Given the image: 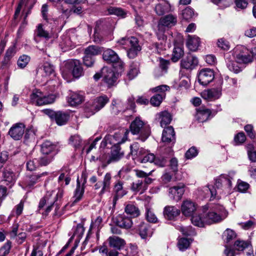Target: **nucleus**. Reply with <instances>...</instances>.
<instances>
[{
    "label": "nucleus",
    "mask_w": 256,
    "mask_h": 256,
    "mask_svg": "<svg viewBox=\"0 0 256 256\" xmlns=\"http://www.w3.org/2000/svg\"><path fill=\"white\" fill-rule=\"evenodd\" d=\"M236 174V172L234 170L228 172V174H222L216 180L214 186L218 194L222 196H226L231 194L232 182V180H233Z\"/></svg>",
    "instance_id": "nucleus-1"
},
{
    "label": "nucleus",
    "mask_w": 256,
    "mask_h": 256,
    "mask_svg": "<svg viewBox=\"0 0 256 256\" xmlns=\"http://www.w3.org/2000/svg\"><path fill=\"white\" fill-rule=\"evenodd\" d=\"M228 214L225 208L220 204L214 205L211 211L209 212L206 217V223L210 224L218 222L225 219Z\"/></svg>",
    "instance_id": "nucleus-2"
},
{
    "label": "nucleus",
    "mask_w": 256,
    "mask_h": 256,
    "mask_svg": "<svg viewBox=\"0 0 256 256\" xmlns=\"http://www.w3.org/2000/svg\"><path fill=\"white\" fill-rule=\"evenodd\" d=\"M130 129L133 134L140 133V139L142 142L145 141L150 134V128L144 126V122L139 118H136L130 124Z\"/></svg>",
    "instance_id": "nucleus-3"
},
{
    "label": "nucleus",
    "mask_w": 256,
    "mask_h": 256,
    "mask_svg": "<svg viewBox=\"0 0 256 256\" xmlns=\"http://www.w3.org/2000/svg\"><path fill=\"white\" fill-rule=\"evenodd\" d=\"M118 42L122 46H128L127 56L130 58H135L142 48L138 38L134 36L122 38Z\"/></svg>",
    "instance_id": "nucleus-4"
},
{
    "label": "nucleus",
    "mask_w": 256,
    "mask_h": 256,
    "mask_svg": "<svg viewBox=\"0 0 256 256\" xmlns=\"http://www.w3.org/2000/svg\"><path fill=\"white\" fill-rule=\"evenodd\" d=\"M69 72L76 78H79L84 74L83 68L80 60H71L66 62L62 71L63 76H66Z\"/></svg>",
    "instance_id": "nucleus-5"
},
{
    "label": "nucleus",
    "mask_w": 256,
    "mask_h": 256,
    "mask_svg": "<svg viewBox=\"0 0 256 256\" xmlns=\"http://www.w3.org/2000/svg\"><path fill=\"white\" fill-rule=\"evenodd\" d=\"M233 54L235 60L240 64H248L252 60L250 51L244 46H236L234 50Z\"/></svg>",
    "instance_id": "nucleus-6"
},
{
    "label": "nucleus",
    "mask_w": 256,
    "mask_h": 256,
    "mask_svg": "<svg viewBox=\"0 0 256 256\" xmlns=\"http://www.w3.org/2000/svg\"><path fill=\"white\" fill-rule=\"evenodd\" d=\"M102 57L107 62L112 63L117 70L122 69L124 62L114 50L110 48L106 49L104 52Z\"/></svg>",
    "instance_id": "nucleus-7"
},
{
    "label": "nucleus",
    "mask_w": 256,
    "mask_h": 256,
    "mask_svg": "<svg viewBox=\"0 0 256 256\" xmlns=\"http://www.w3.org/2000/svg\"><path fill=\"white\" fill-rule=\"evenodd\" d=\"M162 141L166 145H168L170 148L168 149V154H172V146L176 142V134L172 126H168L164 128L162 136Z\"/></svg>",
    "instance_id": "nucleus-8"
},
{
    "label": "nucleus",
    "mask_w": 256,
    "mask_h": 256,
    "mask_svg": "<svg viewBox=\"0 0 256 256\" xmlns=\"http://www.w3.org/2000/svg\"><path fill=\"white\" fill-rule=\"evenodd\" d=\"M82 178H84V182L81 186L79 179L76 180V188L74 192V195L72 198V202L70 206H74L76 203L79 202L82 198L84 192V184L86 182V176L82 174Z\"/></svg>",
    "instance_id": "nucleus-9"
},
{
    "label": "nucleus",
    "mask_w": 256,
    "mask_h": 256,
    "mask_svg": "<svg viewBox=\"0 0 256 256\" xmlns=\"http://www.w3.org/2000/svg\"><path fill=\"white\" fill-rule=\"evenodd\" d=\"M45 112L52 119L54 120L56 123L59 126L65 124L69 118V116L62 112H55L50 110H46Z\"/></svg>",
    "instance_id": "nucleus-10"
},
{
    "label": "nucleus",
    "mask_w": 256,
    "mask_h": 256,
    "mask_svg": "<svg viewBox=\"0 0 256 256\" xmlns=\"http://www.w3.org/2000/svg\"><path fill=\"white\" fill-rule=\"evenodd\" d=\"M200 194L204 198H210V200L220 198V196L218 194L215 187L209 185L202 187L200 190Z\"/></svg>",
    "instance_id": "nucleus-11"
},
{
    "label": "nucleus",
    "mask_w": 256,
    "mask_h": 256,
    "mask_svg": "<svg viewBox=\"0 0 256 256\" xmlns=\"http://www.w3.org/2000/svg\"><path fill=\"white\" fill-rule=\"evenodd\" d=\"M214 72L210 68L202 69L198 75V80L203 86H206L214 78Z\"/></svg>",
    "instance_id": "nucleus-12"
},
{
    "label": "nucleus",
    "mask_w": 256,
    "mask_h": 256,
    "mask_svg": "<svg viewBox=\"0 0 256 256\" xmlns=\"http://www.w3.org/2000/svg\"><path fill=\"white\" fill-rule=\"evenodd\" d=\"M129 132L126 130L124 132V136L120 133H116L114 135H108L104 138L106 144L110 143L114 146H118L119 144L124 143L127 138V135Z\"/></svg>",
    "instance_id": "nucleus-13"
},
{
    "label": "nucleus",
    "mask_w": 256,
    "mask_h": 256,
    "mask_svg": "<svg viewBox=\"0 0 256 256\" xmlns=\"http://www.w3.org/2000/svg\"><path fill=\"white\" fill-rule=\"evenodd\" d=\"M103 80L108 86H114L117 80L116 74L111 69L104 67L102 70Z\"/></svg>",
    "instance_id": "nucleus-14"
},
{
    "label": "nucleus",
    "mask_w": 256,
    "mask_h": 256,
    "mask_svg": "<svg viewBox=\"0 0 256 256\" xmlns=\"http://www.w3.org/2000/svg\"><path fill=\"white\" fill-rule=\"evenodd\" d=\"M112 176L109 172H107L102 182H98L95 184L94 186V190H97L102 188L100 191V192L99 195L102 196L106 192H108L110 189V183H111Z\"/></svg>",
    "instance_id": "nucleus-15"
},
{
    "label": "nucleus",
    "mask_w": 256,
    "mask_h": 256,
    "mask_svg": "<svg viewBox=\"0 0 256 256\" xmlns=\"http://www.w3.org/2000/svg\"><path fill=\"white\" fill-rule=\"evenodd\" d=\"M25 126L22 123L14 124L8 131V134L14 140H20L24 132Z\"/></svg>",
    "instance_id": "nucleus-16"
},
{
    "label": "nucleus",
    "mask_w": 256,
    "mask_h": 256,
    "mask_svg": "<svg viewBox=\"0 0 256 256\" xmlns=\"http://www.w3.org/2000/svg\"><path fill=\"white\" fill-rule=\"evenodd\" d=\"M221 95V90L218 88L207 89L201 93L202 97L204 99L209 101L217 100L220 98Z\"/></svg>",
    "instance_id": "nucleus-17"
},
{
    "label": "nucleus",
    "mask_w": 256,
    "mask_h": 256,
    "mask_svg": "<svg viewBox=\"0 0 256 256\" xmlns=\"http://www.w3.org/2000/svg\"><path fill=\"white\" fill-rule=\"evenodd\" d=\"M198 64V60L196 57L190 54L183 58L180 62L182 68L186 70H192Z\"/></svg>",
    "instance_id": "nucleus-18"
},
{
    "label": "nucleus",
    "mask_w": 256,
    "mask_h": 256,
    "mask_svg": "<svg viewBox=\"0 0 256 256\" xmlns=\"http://www.w3.org/2000/svg\"><path fill=\"white\" fill-rule=\"evenodd\" d=\"M184 192V186L180 184L169 188L168 196L170 198L178 201L181 199Z\"/></svg>",
    "instance_id": "nucleus-19"
},
{
    "label": "nucleus",
    "mask_w": 256,
    "mask_h": 256,
    "mask_svg": "<svg viewBox=\"0 0 256 256\" xmlns=\"http://www.w3.org/2000/svg\"><path fill=\"white\" fill-rule=\"evenodd\" d=\"M48 174L47 172H44L28 176L24 182L25 186L29 188H32L36 184L40 182L42 177L46 176Z\"/></svg>",
    "instance_id": "nucleus-20"
},
{
    "label": "nucleus",
    "mask_w": 256,
    "mask_h": 256,
    "mask_svg": "<svg viewBox=\"0 0 256 256\" xmlns=\"http://www.w3.org/2000/svg\"><path fill=\"white\" fill-rule=\"evenodd\" d=\"M196 210V204L190 200H186L182 204L181 210L183 214L190 216Z\"/></svg>",
    "instance_id": "nucleus-21"
},
{
    "label": "nucleus",
    "mask_w": 256,
    "mask_h": 256,
    "mask_svg": "<svg viewBox=\"0 0 256 256\" xmlns=\"http://www.w3.org/2000/svg\"><path fill=\"white\" fill-rule=\"evenodd\" d=\"M124 153L121 150L119 146H114L111 150L110 156L108 160V164L116 162L119 160L124 156Z\"/></svg>",
    "instance_id": "nucleus-22"
},
{
    "label": "nucleus",
    "mask_w": 256,
    "mask_h": 256,
    "mask_svg": "<svg viewBox=\"0 0 256 256\" xmlns=\"http://www.w3.org/2000/svg\"><path fill=\"white\" fill-rule=\"evenodd\" d=\"M108 240L110 246L117 250H120L126 244L124 240L116 236H110Z\"/></svg>",
    "instance_id": "nucleus-23"
},
{
    "label": "nucleus",
    "mask_w": 256,
    "mask_h": 256,
    "mask_svg": "<svg viewBox=\"0 0 256 256\" xmlns=\"http://www.w3.org/2000/svg\"><path fill=\"white\" fill-rule=\"evenodd\" d=\"M154 10L158 15L162 16L165 13L170 12L171 6L168 1L162 0L156 4Z\"/></svg>",
    "instance_id": "nucleus-24"
},
{
    "label": "nucleus",
    "mask_w": 256,
    "mask_h": 256,
    "mask_svg": "<svg viewBox=\"0 0 256 256\" xmlns=\"http://www.w3.org/2000/svg\"><path fill=\"white\" fill-rule=\"evenodd\" d=\"M180 214V210L174 206H166L164 210V215L166 218L173 220Z\"/></svg>",
    "instance_id": "nucleus-25"
},
{
    "label": "nucleus",
    "mask_w": 256,
    "mask_h": 256,
    "mask_svg": "<svg viewBox=\"0 0 256 256\" xmlns=\"http://www.w3.org/2000/svg\"><path fill=\"white\" fill-rule=\"evenodd\" d=\"M116 224L122 228L128 229L132 227V222L130 218L120 214L116 218Z\"/></svg>",
    "instance_id": "nucleus-26"
},
{
    "label": "nucleus",
    "mask_w": 256,
    "mask_h": 256,
    "mask_svg": "<svg viewBox=\"0 0 256 256\" xmlns=\"http://www.w3.org/2000/svg\"><path fill=\"white\" fill-rule=\"evenodd\" d=\"M177 22V17L172 14H168L162 18L159 22L165 27H172Z\"/></svg>",
    "instance_id": "nucleus-27"
},
{
    "label": "nucleus",
    "mask_w": 256,
    "mask_h": 256,
    "mask_svg": "<svg viewBox=\"0 0 256 256\" xmlns=\"http://www.w3.org/2000/svg\"><path fill=\"white\" fill-rule=\"evenodd\" d=\"M139 234L142 238L150 237L153 233L150 225L147 223L142 222L139 226Z\"/></svg>",
    "instance_id": "nucleus-28"
},
{
    "label": "nucleus",
    "mask_w": 256,
    "mask_h": 256,
    "mask_svg": "<svg viewBox=\"0 0 256 256\" xmlns=\"http://www.w3.org/2000/svg\"><path fill=\"white\" fill-rule=\"evenodd\" d=\"M200 44V38L196 36L188 35L186 42V46L191 51L197 50Z\"/></svg>",
    "instance_id": "nucleus-29"
},
{
    "label": "nucleus",
    "mask_w": 256,
    "mask_h": 256,
    "mask_svg": "<svg viewBox=\"0 0 256 256\" xmlns=\"http://www.w3.org/2000/svg\"><path fill=\"white\" fill-rule=\"evenodd\" d=\"M158 116L162 128H166L165 126L170 124L172 120L171 114L167 111L162 112L158 114Z\"/></svg>",
    "instance_id": "nucleus-30"
},
{
    "label": "nucleus",
    "mask_w": 256,
    "mask_h": 256,
    "mask_svg": "<svg viewBox=\"0 0 256 256\" xmlns=\"http://www.w3.org/2000/svg\"><path fill=\"white\" fill-rule=\"evenodd\" d=\"M109 101L108 97L105 95L98 97L94 100L93 108L96 111L102 108Z\"/></svg>",
    "instance_id": "nucleus-31"
},
{
    "label": "nucleus",
    "mask_w": 256,
    "mask_h": 256,
    "mask_svg": "<svg viewBox=\"0 0 256 256\" xmlns=\"http://www.w3.org/2000/svg\"><path fill=\"white\" fill-rule=\"evenodd\" d=\"M131 190L134 192L142 194L146 190V184L142 180H136L132 183Z\"/></svg>",
    "instance_id": "nucleus-32"
},
{
    "label": "nucleus",
    "mask_w": 256,
    "mask_h": 256,
    "mask_svg": "<svg viewBox=\"0 0 256 256\" xmlns=\"http://www.w3.org/2000/svg\"><path fill=\"white\" fill-rule=\"evenodd\" d=\"M84 100V96L82 94L77 92H72L68 100V102L72 106H75L80 104Z\"/></svg>",
    "instance_id": "nucleus-33"
},
{
    "label": "nucleus",
    "mask_w": 256,
    "mask_h": 256,
    "mask_svg": "<svg viewBox=\"0 0 256 256\" xmlns=\"http://www.w3.org/2000/svg\"><path fill=\"white\" fill-rule=\"evenodd\" d=\"M102 26V22L101 20L96 22L94 34V40L96 42H100L102 39V36L100 34Z\"/></svg>",
    "instance_id": "nucleus-34"
},
{
    "label": "nucleus",
    "mask_w": 256,
    "mask_h": 256,
    "mask_svg": "<svg viewBox=\"0 0 256 256\" xmlns=\"http://www.w3.org/2000/svg\"><path fill=\"white\" fill-rule=\"evenodd\" d=\"M211 112L208 109H204L198 110L196 114V118L200 122H203L208 120Z\"/></svg>",
    "instance_id": "nucleus-35"
},
{
    "label": "nucleus",
    "mask_w": 256,
    "mask_h": 256,
    "mask_svg": "<svg viewBox=\"0 0 256 256\" xmlns=\"http://www.w3.org/2000/svg\"><path fill=\"white\" fill-rule=\"evenodd\" d=\"M124 210L127 214H130L133 218L137 217L140 214L138 208L132 204H127L125 207Z\"/></svg>",
    "instance_id": "nucleus-36"
},
{
    "label": "nucleus",
    "mask_w": 256,
    "mask_h": 256,
    "mask_svg": "<svg viewBox=\"0 0 256 256\" xmlns=\"http://www.w3.org/2000/svg\"><path fill=\"white\" fill-rule=\"evenodd\" d=\"M139 72V65L137 62H132L130 66V70L127 76L130 80H132L136 77Z\"/></svg>",
    "instance_id": "nucleus-37"
},
{
    "label": "nucleus",
    "mask_w": 256,
    "mask_h": 256,
    "mask_svg": "<svg viewBox=\"0 0 256 256\" xmlns=\"http://www.w3.org/2000/svg\"><path fill=\"white\" fill-rule=\"evenodd\" d=\"M101 52L100 48L94 45H91L85 48L84 54L90 56L94 57L100 54Z\"/></svg>",
    "instance_id": "nucleus-38"
},
{
    "label": "nucleus",
    "mask_w": 256,
    "mask_h": 256,
    "mask_svg": "<svg viewBox=\"0 0 256 256\" xmlns=\"http://www.w3.org/2000/svg\"><path fill=\"white\" fill-rule=\"evenodd\" d=\"M54 148V146L50 142L46 140L41 145V152L43 154L48 155Z\"/></svg>",
    "instance_id": "nucleus-39"
},
{
    "label": "nucleus",
    "mask_w": 256,
    "mask_h": 256,
    "mask_svg": "<svg viewBox=\"0 0 256 256\" xmlns=\"http://www.w3.org/2000/svg\"><path fill=\"white\" fill-rule=\"evenodd\" d=\"M224 241L228 244L236 237V234L233 230L227 228L223 233Z\"/></svg>",
    "instance_id": "nucleus-40"
},
{
    "label": "nucleus",
    "mask_w": 256,
    "mask_h": 256,
    "mask_svg": "<svg viewBox=\"0 0 256 256\" xmlns=\"http://www.w3.org/2000/svg\"><path fill=\"white\" fill-rule=\"evenodd\" d=\"M191 240L188 238H180L178 240V246L181 251H184L188 249L191 243Z\"/></svg>",
    "instance_id": "nucleus-41"
},
{
    "label": "nucleus",
    "mask_w": 256,
    "mask_h": 256,
    "mask_svg": "<svg viewBox=\"0 0 256 256\" xmlns=\"http://www.w3.org/2000/svg\"><path fill=\"white\" fill-rule=\"evenodd\" d=\"M44 94L38 90H34L30 95V99L32 102L40 106L39 102L42 101Z\"/></svg>",
    "instance_id": "nucleus-42"
},
{
    "label": "nucleus",
    "mask_w": 256,
    "mask_h": 256,
    "mask_svg": "<svg viewBox=\"0 0 256 256\" xmlns=\"http://www.w3.org/2000/svg\"><path fill=\"white\" fill-rule=\"evenodd\" d=\"M191 221L194 226L198 227H203L206 223V218H202L200 216L196 214L192 216Z\"/></svg>",
    "instance_id": "nucleus-43"
},
{
    "label": "nucleus",
    "mask_w": 256,
    "mask_h": 256,
    "mask_svg": "<svg viewBox=\"0 0 256 256\" xmlns=\"http://www.w3.org/2000/svg\"><path fill=\"white\" fill-rule=\"evenodd\" d=\"M238 62L236 61L228 60L226 61V66L230 70L238 74L242 70L241 68L238 65Z\"/></svg>",
    "instance_id": "nucleus-44"
},
{
    "label": "nucleus",
    "mask_w": 256,
    "mask_h": 256,
    "mask_svg": "<svg viewBox=\"0 0 256 256\" xmlns=\"http://www.w3.org/2000/svg\"><path fill=\"white\" fill-rule=\"evenodd\" d=\"M114 190L115 195L119 196V197H122L126 194V191L123 188L122 182L120 181H118L115 184Z\"/></svg>",
    "instance_id": "nucleus-45"
},
{
    "label": "nucleus",
    "mask_w": 256,
    "mask_h": 256,
    "mask_svg": "<svg viewBox=\"0 0 256 256\" xmlns=\"http://www.w3.org/2000/svg\"><path fill=\"white\" fill-rule=\"evenodd\" d=\"M35 34L37 36L46 38H50L48 32L43 28V25L41 24L38 25L35 31Z\"/></svg>",
    "instance_id": "nucleus-46"
},
{
    "label": "nucleus",
    "mask_w": 256,
    "mask_h": 256,
    "mask_svg": "<svg viewBox=\"0 0 256 256\" xmlns=\"http://www.w3.org/2000/svg\"><path fill=\"white\" fill-rule=\"evenodd\" d=\"M184 54V50L181 47L175 46L174 50L172 60L174 62H176Z\"/></svg>",
    "instance_id": "nucleus-47"
},
{
    "label": "nucleus",
    "mask_w": 256,
    "mask_h": 256,
    "mask_svg": "<svg viewBox=\"0 0 256 256\" xmlns=\"http://www.w3.org/2000/svg\"><path fill=\"white\" fill-rule=\"evenodd\" d=\"M164 97L165 94H156L152 97L150 102L153 106H159Z\"/></svg>",
    "instance_id": "nucleus-48"
},
{
    "label": "nucleus",
    "mask_w": 256,
    "mask_h": 256,
    "mask_svg": "<svg viewBox=\"0 0 256 256\" xmlns=\"http://www.w3.org/2000/svg\"><path fill=\"white\" fill-rule=\"evenodd\" d=\"M84 229L83 226L81 224H78L76 226V229L73 234V236L70 238V240L74 236H76L77 242H79L80 238L82 237L84 233Z\"/></svg>",
    "instance_id": "nucleus-49"
},
{
    "label": "nucleus",
    "mask_w": 256,
    "mask_h": 256,
    "mask_svg": "<svg viewBox=\"0 0 256 256\" xmlns=\"http://www.w3.org/2000/svg\"><path fill=\"white\" fill-rule=\"evenodd\" d=\"M250 242L244 240H237L234 244V248L238 250L242 251L246 248L250 246Z\"/></svg>",
    "instance_id": "nucleus-50"
},
{
    "label": "nucleus",
    "mask_w": 256,
    "mask_h": 256,
    "mask_svg": "<svg viewBox=\"0 0 256 256\" xmlns=\"http://www.w3.org/2000/svg\"><path fill=\"white\" fill-rule=\"evenodd\" d=\"M56 99V96L53 94L46 96L44 94L42 98V101L39 102L40 106L50 104L53 103Z\"/></svg>",
    "instance_id": "nucleus-51"
},
{
    "label": "nucleus",
    "mask_w": 256,
    "mask_h": 256,
    "mask_svg": "<svg viewBox=\"0 0 256 256\" xmlns=\"http://www.w3.org/2000/svg\"><path fill=\"white\" fill-rule=\"evenodd\" d=\"M146 218L148 222L156 223L158 222V218L154 214L153 210L150 208H146Z\"/></svg>",
    "instance_id": "nucleus-52"
},
{
    "label": "nucleus",
    "mask_w": 256,
    "mask_h": 256,
    "mask_svg": "<svg viewBox=\"0 0 256 256\" xmlns=\"http://www.w3.org/2000/svg\"><path fill=\"white\" fill-rule=\"evenodd\" d=\"M108 12L110 14H115L122 18L125 17L126 15V12L122 9L118 8L110 7L108 9Z\"/></svg>",
    "instance_id": "nucleus-53"
},
{
    "label": "nucleus",
    "mask_w": 256,
    "mask_h": 256,
    "mask_svg": "<svg viewBox=\"0 0 256 256\" xmlns=\"http://www.w3.org/2000/svg\"><path fill=\"white\" fill-rule=\"evenodd\" d=\"M82 139L78 135H74L70 138V143L76 148H78L82 144Z\"/></svg>",
    "instance_id": "nucleus-54"
},
{
    "label": "nucleus",
    "mask_w": 256,
    "mask_h": 256,
    "mask_svg": "<svg viewBox=\"0 0 256 256\" xmlns=\"http://www.w3.org/2000/svg\"><path fill=\"white\" fill-rule=\"evenodd\" d=\"M30 60V58L26 55L20 56L17 62L18 68H23L26 66Z\"/></svg>",
    "instance_id": "nucleus-55"
},
{
    "label": "nucleus",
    "mask_w": 256,
    "mask_h": 256,
    "mask_svg": "<svg viewBox=\"0 0 256 256\" xmlns=\"http://www.w3.org/2000/svg\"><path fill=\"white\" fill-rule=\"evenodd\" d=\"M158 31L156 32V34L159 40H164L166 39V36L164 34L165 31L166 30V27L160 24H158Z\"/></svg>",
    "instance_id": "nucleus-56"
},
{
    "label": "nucleus",
    "mask_w": 256,
    "mask_h": 256,
    "mask_svg": "<svg viewBox=\"0 0 256 256\" xmlns=\"http://www.w3.org/2000/svg\"><path fill=\"white\" fill-rule=\"evenodd\" d=\"M4 180L9 182H12L15 179V176L10 170H6L3 172Z\"/></svg>",
    "instance_id": "nucleus-57"
},
{
    "label": "nucleus",
    "mask_w": 256,
    "mask_h": 256,
    "mask_svg": "<svg viewBox=\"0 0 256 256\" xmlns=\"http://www.w3.org/2000/svg\"><path fill=\"white\" fill-rule=\"evenodd\" d=\"M182 14L184 19L188 20L192 18L194 15V11L193 9L188 6L182 10Z\"/></svg>",
    "instance_id": "nucleus-58"
},
{
    "label": "nucleus",
    "mask_w": 256,
    "mask_h": 256,
    "mask_svg": "<svg viewBox=\"0 0 256 256\" xmlns=\"http://www.w3.org/2000/svg\"><path fill=\"white\" fill-rule=\"evenodd\" d=\"M102 220L100 216H98L94 222H92L90 226V230H91L92 229H96L97 232L101 228V224Z\"/></svg>",
    "instance_id": "nucleus-59"
},
{
    "label": "nucleus",
    "mask_w": 256,
    "mask_h": 256,
    "mask_svg": "<svg viewBox=\"0 0 256 256\" xmlns=\"http://www.w3.org/2000/svg\"><path fill=\"white\" fill-rule=\"evenodd\" d=\"M198 154V151L196 147L192 146L188 149L185 154V156L187 159H191L196 156Z\"/></svg>",
    "instance_id": "nucleus-60"
},
{
    "label": "nucleus",
    "mask_w": 256,
    "mask_h": 256,
    "mask_svg": "<svg viewBox=\"0 0 256 256\" xmlns=\"http://www.w3.org/2000/svg\"><path fill=\"white\" fill-rule=\"evenodd\" d=\"M38 160L34 158L28 160L26 162L27 170L30 171H33L36 170L38 166Z\"/></svg>",
    "instance_id": "nucleus-61"
},
{
    "label": "nucleus",
    "mask_w": 256,
    "mask_h": 256,
    "mask_svg": "<svg viewBox=\"0 0 256 256\" xmlns=\"http://www.w3.org/2000/svg\"><path fill=\"white\" fill-rule=\"evenodd\" d=\"M244 129L248 136L251 139H254L256 138V134L254 130L253 126L252 125L247 124L244 126Z\"/></svg>",
    "instance_id": "nucleus-62"
},
{
    "label": "nucleus",
    "mask_w": 256,
    "mask_h": 256,
    "mask_svg": "<svg viewBox=\"0 0 256 256\" xmlns=\"http://www.w3.org/2000/svg\"><path fill=\"white\" fill-rule=\"evenodd\" d=\"M246 140L244 134L242 132L238 133L234 138V141L236 144H240L244 143Z\"/></svg>",
    "instance_id": "nucleus-63"
},
{
    "label": "nucleus",
    "mask_w": 256,
    "mask_h": 256,
    "mask_svg": "<svg viewBox=\"0 0 256 256\" xmlns=\"http://www.w3.org/2000/svg\"><path fill=\"white\" fill-rule=\"evenodd\" d=\"M11 242H7L0 249V256H5L9 253Z\"/></svg>",
    "instance_id": "nucleus-64"
}]
</instances>
